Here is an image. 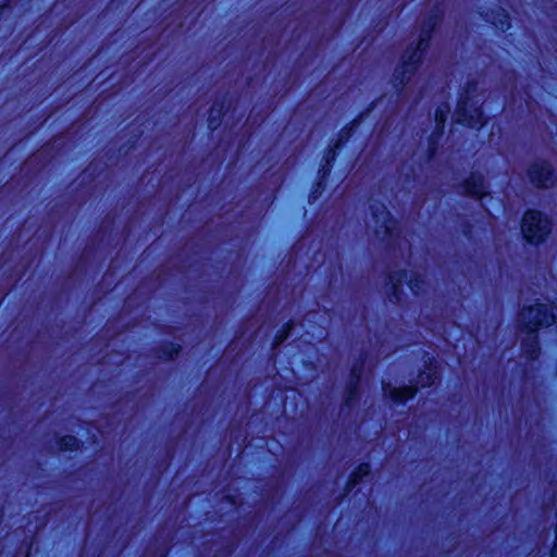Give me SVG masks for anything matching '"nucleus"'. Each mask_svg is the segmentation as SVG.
I'll return each instance as SVG.
<instances>
[{
  "instance_id": "obj_1",
  "label": "nucleus",
  "mask_w": 557,
  "mask_h": 557,
  "mask_svg": "<svg viewBox=\"0 0 557 557\" xmlns=\"http://www.w3.org/2000/svg\"><path fill=\"white\" fill-rule=\"evenodd\" d=\"M555 321L554 308L537 304L521 312V324L528 332L529 338L523 343L524 351L530 358L536 357V336L534 335L535 330L542 325H549Z\"/></svg>"
},
{
  "instance_id": "obj_2",
  "label": "nucleus",
  "mask_w": 557,
  "mask_h": 557,
  "mask_svg": "<svg viewBox=\"0 0 557 557\" xmlns=\"http://www.w3.org/2000/svg\"><path fill=\"white\" fill-rule=\"evenodd\" d=\"M429 30H426L420 38L414 49H408L404 57L401 64L394 72L395 85L406 84L416 72L419 63L421 62L423 51L428 47Z\"/></svg>"
},
{
  "instance_id": "obj_3",
  "label": "nucleus",
  "mask_w": 557,
  "mask_h": 557,
  "mask_svg": "<svg viewBox=\"0 0 557 557\" xmlns=\"http://www.w3.org/2000/svg\"><path fill=\"white\" fill-rule=\"evenodd\" d=\"M521 231L524 238L530 243H541L550 233V221L539 211H528L523 219Z\"/></svg>"
},
{
  "instance_id": "obj_4",
  "label": "nucleus",
  "mask_w": 557,
  "mask_h": 557,
  "mask_svg": "<svg viewBox=\"0 0 557 557\" xmlns=\"http://www.w3.org/2000/svg\"><path fill=\"white\" fill-rule=\"evenodd\" d=\"M455 121L470 127L482 126V112L478 107V101H474L469 97L460 100L455 113Z\"/></svg>"
},
{
  "instance_id": "obj_5",
  "label": "nucleus",
  "mask_w": 557,
  "mask_h": 557,
  "mask_svg": "<svg viewBox=\"0 0 557 557\" xmlns=\"http://www.w3.org/2000/svg\"><path fill=\"white\" fill-rule=\"evenodd\" d=\"M531 181L541 187H547L553 183L552 169L546 162L532 165L529 172Z\"/></svg>"
},
{
  "instance_id": "obj_6",
  "label": "nucleus",
  "mask_w": 557,
  "mask_h": 557,
  "mask_svg": "<svg viewBox=\"0 0 557 557\" xmlns=\"http://www.w3.org/2000/svg\"><path fill=\"white\" fill-rule=\"evenodd\" d=\"M373 218L375 220L377 234L380 233H388L391 231V219L388 212L385 210L383 206H375L372 208Z\"/></svg>"
},
{
  "instance_id": "obj_7",
  "label": "nucleus",
  "mask_w": 557,
  "mask_h": 557,
  "mask_svg": "<svg viewBox=\"0 0 557 557\" xmlns=\"http://www.w3.org/2000/svg\"><path fill=\"white\" fill-rule=\"evenodd\" d=\"M416 389L417 388L413 387L396 388L391 386H384L385 395H387L395 404L404 403L408 398H411L414 395Z\"/></svg>"
},
{
  "instance_id": "obj_8",
  "label": "nucleus",
  "mask_w": 557,
  "mask_h": 557,
  "mask_svg": "<svg viewBox=\"0 0 557 557\" xmlns=\"http://www.w3.org/2000/svg\"><path fill=\"white\" fill-rule=\"evenodd\" d=\"M484 188L483 180L480 176L471 177L466 186L467 193L474 197H482L484 195Z\"/></svg>"
},
{
  "instance_id": "obj_9",
  "label": "nucleus",
  "mask_w": 557,
  "mask_h": 557,
  "mask_svg": "<svg viewBox=\"0 0 557 557\" xmlns=\"http://www.w3.org/2000/svg\"><path fill=\"white\" fill-rule=\"evenodd\" d=\"M488 20L499 29L505 30L509 27V21L507 13L499 9L496 12L492 13V16Z\"/></svg>"
},
{
  "instance_id": "obj_10",
  "label": "nucleus",
  "mask_w": 557,
  "mask_h": 557,
  "mask_svg": "<svg viewBox=\"0 0 557 557\" xmlns=\"http://www.w3.org/2000/svg\"><path fill=\"white\" fill-rule=\"evenodd\" d=\"M424 284H425L424 280L418 274H412L410 276V278L408 280V286L412 290L413 294L421 293L423 290Z\"/></svg>"
},
{
  "instance_id": "obj_11",
  "label": "nucleus",
  "mask_w": 557,
  "mask_h": 557,
  "mask_svg": "<svg viewBox=\"0 0 557 557\" xmlns=\"http://www.w3.org/2000/svg\"><path fill=\"white\" fill-rule=\"evenodd\" d=\"M435 380H436V374L431 369H429L426 372H423L419 375V384L423 387L432 385Z\"/></svg>"
},
{
  "instance_id": "obj_12",
  "label": "nucleus",
  "mask_w": 557,
  "mask_h": 557,
  "mask_svg": "<svg viewBox=\"0 0 557 557\" xmlns=\"http://www.w3.org/2000/svg\"><path fill=\"white\" fill-rule=\"evenodd\" d=\"M449 112V108L447 104H443V106H440L437 109H436V112H435V121L437 123V126L440 127L441 125L444 124V122L446 121V117H447V114Z\"/></svg>"
},
{
  "instance_id": "obj_13",
  "label": "nucleus",
  "mask_w": 557,
  "mask_h": 557,
  "mask_svg": "<svg viewBox=\"0 0 557 557\" xmlns=\"http://www.w3.org/2000/svg\"><path fill=\"white\" fill-rule=\"evenodd\" d=\"M370 473V466L368 463L360 465L357 471L352 474L351 483L356 484L358 481Z\"/></svg>"
},
{
  "instance_id": "obj_14",
  "label": "nucleus",
  "mask_w": 557,
  "mask_h": 557,
  "mask_svg": "<svg viewBox=\"0 0 557 557\" xmlns=\"http://www.w3.org/2000/svg\"><path fill=\"white\" fill-rule=\"evenodd\" d=\"M77 446V440L74 436H65L61 440V448L74 449Z\"/></svg>"
},
{
  "instance_id": "obj_15",
  "label": "nucleus",
  "mask_w": 557,
  "mask_h": 557,
  "mask_svg": "<svg viewBox=\"0 0 557 557\" xmlns=\"http://www.w3.org/2000/svg\"><path fill=\"white\" fill-rule=\"evenodd\" d=\"M391 282H392V284H393L395 298H396V299H398V296H397V286H396V278L392 277V278H391Z\"/></svg>"
},
{
  "instance_id": "obj_16",
  "label": "nucleus",
  "mask_w": 557,
  "mask_h": 557,
  "mask_svg": "<svg viewBox=\"0 0 557 557\" xmlns=\"http://www.w3.org/2000/svg\"><path fill=\"white\" fill-rule=\"evenodd\" d=\"M286 337H287V334H285L283 336H277L275 339V344L280 345Z\"/></svg>"
},
{
  "instance_id": "obj_17",
  "label": "nucleus",
  "mask_w": 557,
  "mask_h": 557,
  "mask_svg": "<svg viewBox=\"0 0 557 557\" xmlns=\"http://www.w3.org/2000/svg\"><path fill=\"white\" fill-rule=\"evenodd\" d=\"M552 557H557V537H556L554 547L552 549Z\"/></svg>"
},
{
  "instance_id": "obj_18",
  "label": "nucleus",
  "mask_w": 557,
  "mask_h": 557,
  "mask_svg": "<svg viewBox=\"0 0 557 557\" xmlns=\"http://www.w3.org/2000/svg\"><path fill=\"white\" fill-rule=\"evenodd\" d=\"M178 351V348L174 347L173 345L171 346V351H169L168 356L169 357H172L174 354H177Z\"/></svg>"
},
{
  "instance_id": "obj_19",
  "label": "nucleus",
  "mask_w": 557,
  "mask_h": 557,
  "mask_svg": "<svg viewBox=\"0 0 557 557\" xmlns=\"http://www.w3.org/2000/svg\"><path fill=\"white\" fill-rule=\"evenodd\" d=\"M210 126L211 127H215V124H214V122L212 120L210 121Z\"/></svg>"
},
{
  "instance_id": "obj_20",
  "label": "nucleus",
  "mask_w": 557,
  "mask_h": 557,
  "mask_svg": "<svg viewBox=\"0 0 557 557\" xmlns=\"http://www.w3.org/2000/svg\"><path fill=\"white\" fill-rule=\"evenodd\" d=\"M4 11H5V9H4V8H1V9H0V15H1Z\"/></svg>"
},
{
  "instance_id": "obj_21",
  "label": "nucleus",
  "mask_w": 557,
  "mask_h": 557,
  "mask_svg": "<svg viewBox=\"0 0 557 557\" xmlns=\"http://www.w3.org/2000/svg\"><path fill=\"white\" fill-rule=\"evenodd\" d=\"M555 533H556V537H557V525H556V530H555Z\"/></svg>"
}]
</instances>
